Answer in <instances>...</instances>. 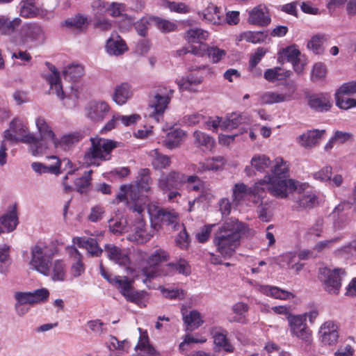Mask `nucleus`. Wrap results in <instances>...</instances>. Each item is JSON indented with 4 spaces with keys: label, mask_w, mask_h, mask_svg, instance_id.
<instances>
[{
    "label": "nucleus",
    "mask_w": 356,
    "mask_h": 356,
    "mask_svg": "<svg viewBox=\"0 0 356 356\" xmlns=\"http://www.w3.org/2000/svg\"><path fill=\"white\" fill-rule=\"evenodd\" d=\"M187 184V188L189 191H200L203 188V182L197 175H185L184 184Z\"/></svg>",
    "instance_id": "680f3d73"
},
{
    "label": "nucleus",
    "mask_w": 356,
    "mask_h": 356,
    "mask_svg": "<svg viewBox=\"0 0 356 356\" xmlns=\"http://www.w3.org/2000/svg\"><path fill=\"white\" fill-rule=\"evenodd\" d=\"M324 134L325 130L314 129L308 131L299 136L300 143L303 146L311 147L318 143Z\"/></svg>",
    "instance_id": "2f4dec72"
},
{
    "label": "nucleus",
    "mask_w": 356,
    "mask_h": 356,
    "mask_svg": "<svg viewBox=\"0 0 356 356\" xmlns=\"http://www.w3.org/2000/svg\"><path fill=\"white\" fill-rule=\"evenodd\" d=\"M168 268H173L174 275L177 273L184 276H188L191 273V265L188 261L182 258L176 262L168 263Z\"/></svg>",
    "instance_id": "a19ab883"
},
{
    "label": "nucleus",
    "mask_w": 356,
    "mask_h": 356,
    "mask_svg": "<svg viewBox=\"0 0 356 356\" xmlns=\"http://www.w3.org/2000/svg\"><path fill=\"white\" fill-rule=\"evenodd\" d=\"M146 295L147 292L145 291H133L131 289L124 298L128 302L141 306Z\"/></svg>",
    "instance_id": "e2e57ef3"
},
{
    "label": "nucleus",
    "mask_w": 356,
    "mask_h": 356,
    "mask_svg": "<svg viewBox=\"0 0 356 356\" xmlns=\"http://www.w3.org/2000/svg\"><path fill=\"white\" fill-rule=\"evenodd\" d=\"M150 170L148 168H142L138 172L134 189L138 192H147L150 189Z\"/></svg>",
    "instance_id": "c756f323"
},
{
    "label": "nucleus",
    "mask_w": 356,
    "mask_h": 356,
    "mask_svg": "<svg viewBox=\"0 0 356 356\" xmlns=\"http://www.w3.org/2000/svg\"><path fill=\"white\" fill-rule=\"evenodd\" d=\"M152 237V234L148 233L146 230L145 222L140 220L134 225L132 233L129 234V239L136 242L138 244H143Z\"/></svg>",
    "instance_id": "5701e85b"
},
{
    "label": "nucleus",
    "mask_w": 356,
    "mask_h": 356,
    "mask_svg": "<svg viewBox=\"0 0 356 356\" xmlns=\"http://www.w3.org/2000/svg\"><path fill=\"white\" fill-rule=\"evenodd\" d=\"M327 40L325 34L318 33L312 36L307 43V48L314 54H319L323 51V44Z\"/></svg>",
    "instance_id": "58836bf2"
},
{
    "label": "nucleus",
    "mask_w": 356,
    "mask_h": 356,
    "mask_svg": "<svg viewBox=\"0 0 356 356\" xmlns=\"http://www.w3.org/2000/svg\"><path fill=\"white\" fill-rule=\"evenodd\" d=\"M91 147L86 152L84 161L89 165H99L96 159L106 161L110 159L111 151L117 147V143L109 139L91 138Z\"/></svg>",
    "instance_id": "7ed1b4c3"
},
{
    "label": "nucleus",
    "mask_w": 356,
    "mask_h": 356,
    "mask_svg": "<svg viewBox=\"0 0 356 356\" xmlns=\"http://www.w3.org/2000/svg\"><path fill=\"white\" fill-rule=\"evenodd\" d=\"M31 259L30 265L33 269L47 276L49 275V264L52 259L54 252L44 243H38L31 249Z\"/></svg>",
    "instance_id": "39448f33"
},
{
    "label": "nucleus",
    "mask_w": 356,
    "mask_h": 356,
    "mask_svg": "<svg viewBox=\"0 0 356 356\" xmlns=\"http://www.w3.org/2000/svg\"><path fill=\"white\" fill-rule=\"evenodd\" d=\"M206 52L211 62L213 63H218L226 55V51L219 49L217 47H207Z\"/></svg>",
    "instance_id": "052dcab7"
},
{
    "label": "nucleus",
    "mask_w": 356,
    "mask_h": 356,
    "mask_svg": "<svg viewBox=\"0 0 356 356\" xmlns=\"http://www.w3.org/2000/svg\"><path fill=\"white\" fill-rule=\"evenodd\" d=\"M93 19L102 17L108 11V2L104 0H93L90 3Z\"/></svg>",
    "instance_id": "8fccbe9b"
},
{
    "label": "nucleus",
    "mask_w": 356,
    "mask_h": 356,
    "mask_svg": "<svg viewBox=\"0 0 356 356\" xmlns=\"http://www.w3.org/2000/svg\"><path fill=\"white\" fill-rule=\"evenodd\" d=\"M242 38L249 42L260 43L265 40L267 33L263 31H248L242 35Z\"/></svg>",
    "instance_id": "13d9d810"
},
{
    "label": "nucleus",
    "mask_w": 356,
    "mask_h": 356,
    "mask_svg": "<svg viewBox=\"0 0 356 356\" xmlns=\"http://www.w3.org/2000/svg\"><path fill=\"white\" fill-rule=\"evenodd\" d=\"M173 90L166 87L159 86L154 94L150 97L149 106L154 111H165L168 109Z\"/></svg>",
    "instance_id": "9b49d317"
},
{
    "label": "nucleus",
    "mask_w": 356,
    "mask_h": 356,
    "mask_svg": "<svg viewBox=\"0 0 356 356\" xmlns=\"http://www.w3.org/2000/svg\"><path fill=\"white\" fill-rule=\"evenodd\" d=\"M65 264L61 259H56L52 266L51 279L54 281H64L65 279Z\"/></svg>",
    "instance_id": "de8ad7c7"
},
{
    "label": "nucleus",
    "mask_w": 356,
    "mask_h": 356,
    "mask_svg": "<svg viewBox=\"0 0 356 356\" xmlns=\"http://www.w3.org/2000/svg\"><path fill=\"white\" fill-rule=\"evenodd\" d=\"M185 175L181 172L171 170L168 173H162L158 179V186L163 193L174 189H180L184 184Z\"/></svg>",
    "instance_id": "9d476101"
},
{
    "label": "nucleus",
    "mask_w": 356,
    "mask_h": 356,
    "mask_svg": "<svg viewBox=\"0 0 356 356\" xmlns=\"http://www.w3.org/2000/svg\"><path fill=\"white\" fill-rule=\"evenodd\" d=\"M152 165L154 169L161 170L166 169L170 165V157L168 155L163 154L158 149H155L152 151Z\"/></svg>",
    "instance_id": "473e14b6"
},
{
    "label": "nucleus",
    "mask_w": 356,
    "mask_h": 356,
    "mask_svg": "<svg viewBox=\"0 0 356 356\" xmlns=\"http://www.w3.org/2000/svg\"><path fill=\"white\" fill-rule=\"evenodd\" d=\"M289 172L285 168L279 169L276 165L272 170V174L266 175L264 179L256 182L252 186L248 187L249 195L262 198L265 191L279 198L288 196L287 189H296L298 183L289 179Z\"/></svg>",
    "instance_id": "f257e3e1"
},
{
    "label": "nucleus",
    "mask_w": 356,
    "mask_h": 356,
    "mask_svg": "<svg viewBox=\"0 0 356 356\" xmlns=\"http://www.w3.org/2000/svg\"><path fill=\"white\" fill-rule=\"evenodd\" d=\"M249 195L248 187L243 183L236 184L233 188V201L239 202Z\"/></svg>",
    "instance_id": "4d7b16f0"
},
{
    "label": "nucleus",
    "mask_w": 356,
    "mask_h": 356,
    "mask_svg": "<svg viewBox=\"0 0 356 356\" xmlns=\"http://www.w3.org/2000/svg\"><path fill=\"white\" fill-rule=\"evenodd\" d=\"M92 170L86 172L85 175L79 177L74 180L76 190L81 194L87 193L89 186H90Z\"/></svg>",
    "instance_id": "49530a36"
},
{
    "label": "nucleus",
    "mask_w": 356,
    "mask_h": 356,
    "mask_svg": "<svg viewBox=\"0 0 356 356\" xmlns=\"http://www.w3.org/2000/svg\"><path fill=\"white\" fill-rule=\"evenodd\" d=\"M89 22L88 17L81 13L76 14L74 16L64 21L63 25L70 29H74L79 31H83L87 29Z\"/></svg>",
    "instance_id": "cd10ccee"
},
{
    "label": "nucleus",
    "mask_w": 356,
    "mask_h": 356,
    "mask_svg": "<svg viewBox=\"0 0 356 356\" xmlns=\"http://www.w3.org/2000/svg\"><path fill=\"white\" fill-rule=\"evenodd\" d=\"M245 229V224L236 218L225 220L214 233L213 243L217 252L225 259L231 258L240 245Z\"/></svg>",
    "instance_id": "f03ea898"
},
{
    "label": "nucleus",
    "mask_w": 356,
    "mask_h": 356,
    "mask_svg": "<svg viewBox=\"0 0 356 356\" xmlns=\"http://www.w3.org/2000/svg\"><path fill=\"white\" fill-rule=\"evenodd\" d=\"M204 78L193 72L182 76L176 81L180 90H187L190 92L197 93L200 91L199 88L202 83Z\"/></svg>",
    "instance_id": "dca6fc26"
},
{
    "label": "nucleus",
    "mask_w": 356,
    "mask_h": 356,
    "mask_svg": "<svg viewBox=\"0 0 356 356\" xmlns=\"http://www.w3.org/2000/svg\"><path fill=\"white\" fill-rule=\"evenodd\" d=\"M296 181V180H294ZM298 183L296 189H287V191H297V195L295 197V204L293 207L297 211L311 209L317 204V196L312 192H305L307 184L305 183Z\"/></svg>",
    "instance_id": "1a4fd4ad"
},
{
    "label": "nucleus",
    "mask_w": 356,
    "mask_h": 356,
    "mask_svg": "<svg viewBox=\"0 0 356 356\" xmlns=\"http://www.w3.org/2000/svg\"><path fill=\"white\" fill-rule=\"evenodd\" d=\"M308 104L312 109L327 111L332 106V100L328 93L313 94L308 97Z\"/></svg>",
    "instance_id": "6ab92c4d"
},
{
    "label": "nucleus",
    "mask_w": 356,
    "mask_h": 356,
    "mask_svg": "<svg viewBox=\"0 0 356 356\" xmlns=\"http://www.w3.org/2000/svg\"><path fill=\"white\" fill-rule=\"evenodd\" d=\"M20 38L23 43L45 40V33L43 28L38 24L29 23L23 25L20 29Z\"/></svg>",
    "instance_id": "ddd939ff"
},
{
    "label": "nucleus",
    "mask_w": 356,
    "mask_h": 356,
    "mask_svg": "<svg viewBox=\"0 0 356 356\" xmlns=\"http://www.w3.org/2000/svg\"><path fill=\"white\" fill-rule=\"evenodd\" d=\"M227 332L225 330H223L222 332H216L213 336L214 343L217 346L222 348L225 351L232 353L234 352V348L229 343L227 337Z\"/></svg>",
    "instance_id": "ea45409f"
},
{
    "label": "nucleus",
    "mask_w": 356,
    "mask_h": 356,
    "mask_svg": "<svg viewBox=\"0 0 356 356\" xmlns=\"http://www.w3.org/2000/svg\"><path fill=\"white\" fill-rule=\"evenodd\" d=\"M30 292L33 305L45 302L49 297V291L46 288H40Z\"/></svg>",
    "instance_id": "bf43d9fd"
},
{
    "label": "nucleus",
    "mask_w": 356,
    "mask_h": 356,
    "mask_svg": "<svg viewBox=\"0 0 356 356\" xmlns=\"http://www.w3.org/2000/svg\"><path fill=\"white\" fill-rule=\"evenodd\" d=\"M287 99H289V97L287 95L273 92H267L261 97V102L264 104L279 103L286 101Z\"/></svg>",
    "instance_id": "5fc2aeb1"
},
{
    "label": "nucleus",
    "mask_w": 356,
    "mask_h": 356,
    "mask_svg": "<svg viewBox=\"0 0 356 356\" xmlns=\"http://www.w3.org/2000/svg\"><path fill=\"white\" fill-rule=\"evenodd\" d=\"M287 320L289 321L290 330L292 334L295 332H297L298 330L300 329L301 327L306 325V314H289V316H287Z\"/></svg>",
    "instance_id": "3c124183"
},
{
    "label": "nucleus",
    "mask_w": 356,
    "mask_h": 356,
    "mask_svg": "<svg viewBox=\"0 0 356 356\" xmlns=\"http://www.w3.org/2000/svg\"><path fill=\"white\" fill-rule=\"evenodd\" d=\"M152 21L155 24L156 28L164 33L175 31L177 29V25L175 22L159 17H154L152 18Z\"/></svg>",
    "instance_id": "c03bdc74"
},
{
    "label": "nucleus",
    "mask_w": 356,
    "mask_h": 356,
    "mask_svg": "<svg viewBox=\"0 0 356 356\" xmlns=\"http://www.w3.org/2000/svg\"><path fill=\"white\" fill-rule=\"evenodd\" d=\"M83 138V135L80 132H73L68 134L63 135L60 139L56 137L54 140L53 145L56 148H61L66 150L75 143H79Z\"/></svg>",
    "instance_id": "393cba45"
},
{
    "label": "nucleus",
    "mask_w": 356,
    "mask_h": 356,
    "mask_svg": "<svg viewBox=\"0 0 356 356\" xmlns=\"http://www.w3.org/2000/svg\"><path fill=\"white\" fill-rule=\"evenodd\" d=\"M128 196H130V198L134 202L138 199L134 188L131 186L128 187L126 185H122L120 186V192L116 195V199L118 202H127Z\"/></svg>",
    "instance_id": "6e6d98bb"
},
{
    "label": "nucleus",
    "mask_w": 356,
    "mask_h": 356,
    "mask_svg": "<svg viewBox=\"0 0 356 356\" xmlns=\"http://www.w3.org/2000/svg\"><path fill=\"white\" fill-rule=\"evenodd\" d=\"M338 256L344 258H349L356 255V241L349 243L348 245L341 247L336 251Z\"/></svg>",
    "instance_id": "0e129e2a"
},
{
    "label": "nucleus",
    "mask_w": 356,
    "mask_h": 356,
    "mask_svg": "<svg viewBox=\"0 0 356 356\" xmlns=\"http://www.w3.org/2000/svg\"><path fill=\"white\" fill-rule=\"evenodd\" d=\"M134 280L127 276H119L115 284L122 296L125 297L133 289Z\"/></svg>",
    "instance_id": "a18cd8bd"
},
{
    "label": "nucleus",
    "mask_w": 356,
    "mask_h": 356,
    "mask_svg": "<svg viewBox=\"0 0 356 356\" xmlns=\"http://www.w3.org/2000/svg\"><path fill=\"white\" fill-rule=\"evenodd\" d=\"M21 22V19L18 17L10 19L6 16H0V33L2 35L12 34Z\"/></svg>",
    "instance_id": "7c9ffc66"
},
{
    "label": "nucleus",
    "mask_w": 356,
    "mask_h": 356,
    "mask_svg": "<svg viewBox=\"0 0 356 356\" xmlns=\"http://www.w3.org/2000/svg\"><path fill=\"white\" fill-rule=\"evenodd\" d=\"M249 309V306L248 304L238 302L234 304L232 307V312L237 315L233 318V319L229 320L230 322H238V323H244L245 314L248 312Z\"/></svg>",
    "instance_id": "603ef678"
},
{
    "label": "nucleus",
    "mask_w": 356,
    "mask_h": 356,
    "mask_svg": "<svg viewBox=\"0 0 356 356\" xmlns=\"http://www.w3.org/2000/svg\"><path fill=\"white\" fill-rule=\"evenodd\" d=\"M346 274L343 268L330 269L328 267L319 268L318 279L323 284L325 290L330 294H338L341 287L342 275Z\"/></svg>",
    "instance_id": "0eeeda50"
},
{
    "label": "nucleus",
    "mask_w": 356,
    "mask_h": 356,
    "mask_svg": "<svg viewBox=\"0 0 356 356\" xmlns=\"http://www.w3.org/2000/svg\"><path fill=\"white\" fill-rule=\"evenodd\" d=\"M136 350H140L145 353L147 354L148 356H157L158 353L154 348L149 343L148 336L140 335L139 337L138 342L135 347Z\"/></svg>",
    "instance_id": "09e8293b"
},
{
    "label": "nucleus",
    "mask_w": 356,
    "mask_h": 356,
    "mask_svg": "<svg viewBox=\"0 0 356 356\" xmlns=\"http://www.w3.org/2000/svg\"><path fill=\"white\" fill-rule=\"evenodd\" d=\"M72 242L79 248H85L90 257H100L104 252V249L99 245L97 238H95L74 237Z\"/></svg>",
    "instance_id": "f3484780"
},
{
    "label": "nucleus",
    "mask_w": 356,
    "mask_h": 356,
    "mask_svg": "<svg viewBox=\"0 0 356 356\" xmlns=\"http://www.w3.org/2000/svg\"><path fill=\"white\" fill-rule=\"evenodd\" d=\"M245 118L240 113H231L225 120L216 117L215 120H209L207 122V127H212L213 131L220 127L222 130L233 129L242 124Z\"/></svg>",
    "instance_id": "f8f14e48"
},
{
    "label": "nucleus",
    "mask_w": 356,
    "mask_h": 356,
    "mask_svg": "<svg viewBox=\"0 0 356 356\" xmlns=\"http://www.w3.org/2000/svg\"><path fill=\"white\" fill-rule=\"evenodd\" d=\"M132 96L131 85L127 82L118 86L113 95V100L118 105L124 104Z\"/></svg>",
    "instance_id": "bb28decb"
},
{
    "label": "nucleus",
    "mask_w": 356,
    "mask_h": 356,
    "mask_svg": "<svg viewBox=\"0 0 356 356\" xmlns=\"http://www.w3.org/2000/svg\"><path fill=\"white\" fill-rule=\"evenodd\" d=\"M19 223L17 208H13L0 217V234L4 232L9 233L15 230Z\"/></svg>",
    "instance_id": "412c9836"
},
{
    "label": "nucleus",
    "mask_w": 356,
    "mask_h": 356,
    "mask_svg": "<svg viewBox=\"0 0 356 356\" xmlns=\"http://www.w3.org/2000/svg\"><path fill=\"white\" fill-rule=\"evenodd\" d=\"M207 7L202 12H199V16L205 22L212 24H220L223 22L220 8L213 3L208 2Z\"/></svg>",
    "instance_id": "aec40b11"
},
{
    "label": "nucleus",
    "mask_w": 356,
    "mask_h": 356,
    "mask_svg": "<svg viewBox=\"0 0 356 356\" xmlns=\"http://www.w3.org/2000/svg\"><path fill=\"white\" fill-rule=\"evenodd\" d=\"M104 251L109 260L121 266H126L130 264V258L127 252L114 244H105Z\"/></svg>",
    "instance_id": "4468645a"
},
{
    "label": "nucleus",
    "mask_w": 356,
    "mask_h": 356,
    "mask_svg": "<svg viewBox=\"0 0 356 356\" xmlns=\"http://www.w3.org/2000/svg\"><path fill=\"white\" fill-rule=\"evenodd\" d=\"M185 132L179 129H174L167 134L163 141L164 145L170 149L177 147L182 140Z\"/></svg>",
    "instance_id": "72a5a7b5"
},
{
    "label": "nucleus",
    "mask_w": 356,
    "mask_h": 356,
    "mask_svg": "<svg viewBox=\"0 0 356 356\" xmlns=\"http://www.w3.org/2000/svg\"><path fill=\"white\" fill-rule=\"evenodd\" d=\"M193 136L195 138V143L209 149H211L215 143V140L212 137L200 131H195L193 133Z\"/></svg>",
    "instance_id": "864d4df0"
},
{
    "label": "nucleus",
    "mask_w": 356,
    "mask_h": 356,
    "mask_svg": "<svg viewBox=\"0 0 356 356\" xmlns=\"http://www.w3.org/2000/svg\"><path fill=\"white\" fill-rule=\"evenodd\" d=\"M51 158L57 159L54 165H46L40 162H33L31 163L32 169L39 175L46 173L59 175L60 173V161L56 156H53Z\"/></svg>",
    "instance_id": "c85d7f7f"
},
{
    "label": "nucleus",
    "mask_w": 356,
    "mask_h": 356,
    "mask_svg": "<svg viewBox=\"0 0 356 356\" xmlns=\"http://www.w3.org/2000/svg\"><path fill=\"white\" fill-rule=\"evenodd\" d=\"M356 94V81H350L342 84L334 94L336 105L343 110L356 107V99L346 97Z\"/></svg>",
    "instance_id": "6e6552de"
},
{
    "label": "nucleus",
    "mask_w": 356,
    "mask_h": 356,
    "mask_svg": "<svg viewBox=\"0 0 356 356\" xmlns=\"http://www.w3.org/2000/svg\"><path fill=\"white\" fill-rule=\"evenodd\" d=\"M126 5L122 3L113 2L108 3V11L113 17H120L126 11Z\"/></svg>",
    "instance_id": "338daca9"
},
{
    "label": "nucleus",
    "mask_w": 356,
    "mask_h": 356,
    "mask_svg": "<svg viewBox=\"0 0 356 356\" xmlns=\"http://www.w3.org/2000/svg\"><path fill=\"white\" fill-rule=\"evenodd\" d=\"M169 257V254L165 250L157 249L148 257L147 264L150 268H154L160 263L168 261Z\"/></svg>",
    "instance_id": "37998d69"
},
{
    "label": "nucleus",
    "mask_w": 356,
    "mask_h": 356,
    "mask_svg": "<svg viewBox=\"0 0 356 356\" xmlns=\"http://www.w3.org/2000/svg\"><path fill=\"white\" fill-rule=\"evenodd\" d=\"M261 291L264 294L276 299L286 300L291 298H293V293L281 289L277 286L268 285L264 286L261 288Z\"/></svg>",
    "instance_id": "e433bc0d"
},
{
    "label": "nucleus",
    "mask_w": 356,
    "mask_h": 356,
    "mask_svg": "<svg viewBox=\"0 0 356 356\" xmlns=\"http://www.w3.org/2000/svg\"><path fill=\"white\" fill-rule=\"evenodd\" d=\"M327 70L325 65L321 63H316L312 70V79L314 81L321 80L325 77Z\"/></svg>",
    "instance_id": "774afa93"
},
{
    "label": "nucleus",
    "mask_w": 356,
    "mask_h": 356,
    "mask_svg": "<svg viewBox=\"0 0 356 356\" xmlns=\"http://www.w3.org/2000/svg\"><path fill=\"white\" fill-rule=\"evenodd\" d=\"M106 49L109 55L120 56L127 50V47L124 41L119 35L111 36L106 43Z\"/></svg>",
    "instance_id": "a878e982"
},
{
    "label": "nucleus",
    "mask_w": 356,
    "mask_h": 356,
    "mask_svg": "<svg viewBox=\"0 0 356 356\" xmlns=\"http://www.w3.org/2000/svg\"><path fill=\"white\" fill-rule=\"evenodd\" d=\"M46 65L51 71V74L47 77V80L50 85V90L53 94L60 99H64L65 94L61 85V81L60 77V73L54 65L49 62L46 63Z\"/></svg>",
    "instance_id": "a211bd4d"
},
{
    "label": "nucleus",
    "mask_w": 356,
    "mask_h": 356,
    "mask_svg": "<svg viewBox=\"0 0 356 356\" xmlns=\"http://www.w3.org/2000/svg\"><path fill=\"white\" fill-rule=\"evenodd\" d=\"M154 218L163 225L171 226L174 231L178 230L181 227L179 215L174 209H159L156 211Z\"/></svg>",
    "instance_id": "2eb2a0df"
},
{
    "label": "nucleus",
    "mask_w": 356,
    "mask_h": 356,
    "mask_svg": "<svg viewBox=\"0 0 356 356\" xmlns=\"http://www.w3.org/2000/svg\"><path fill=\"white\" fill-rule=\"evenodd\" d=\"M183 320L186 325V329L191 331L199 327L202 323L200 314L196 310H192L189 314L184 316Z\"/></svg>",
    "instance_id": "79ce46f5"
},
{
    "label": "nucleus",
    "mask_w": 356,
    "mask_h": 356,
    "mask_svg": "<svg viewBox=\"0 0 356 356\" xmlns=\"http://www.w3.org/2000/svg\"><path fill=\"white\" fill-rule=\"evenodd\" d=\"M88 111H109L111 107L108 104L103 100H92L86 107Z\"/></svg>",
    "instance_id": "69168bd1"
},
{
    "label": "nucleus",
    "mask_w": 356,
    "mask_h": 356,
    "mask_svg": "<svg viewBox=\"0 0 356 356\" xmlns=\"http://www.w3.org/2000/svg\"><path fill=\"white\" fill-rule=\"evenodd\" d=\"M70 255L73 259L70 269L71 273L74 277H80L86 270L83 262V256L74 245L70 248Z\"/></svg>",
    "instance_id": "b1692460"
},
{
    "label": "nucleus",
    "mask_w": 356,
    "mask_h": 356,
    "mask_svg": "<svg viewBox=\"0 0 356 356\" xmlns=\"http://www.w3.org/2000/svg\"><path fill=\"white\" fill-rule=\"evenodd\" d=\"M10 128L19 138V141L30 144L33 155L42 154L47 150L45 143L38 140L34 135L27 133L28 129L19 120L15 118L10 122Z\"/></svg>",
    "instance_id": "20e7f679"
},
{
    "label": "nucleus",
    "mask_w": 356,
    "mask_h": 356,
    "mask_svg": "<svg viewBox=\"0 0 356 356\" xmlns=\"http://www.w3.org/2000/svg\"><path fill=\"white\" fill-rule=\"evenodd\" d=\"M83 74L84 70L81 65H68L63 71L64 79L73 82L78 81Z\"/></svg>",
    "instance_id": "f704fd0d"
},
{
    "label": "nucleus",
    "mask_w": 356,
    "mask_h": 356,
    "mask_svg": "<svg viewBox=\"0 0 356 356\" xmlns=\"http://www.w3.org/2000/svg\"><path fill=\"white\" fill-rule=\"evenodd\" d=\"M248 22L252 24L266 26L270 22V18L262 9L254 8L249 13Z\"/></svg>",
    "instance_id": "c9c22d12"
},
{
    "label": "nucleus",
    "mask_w": 356,
    "mask_h": 356,
    "mask_svg": "<svg viewBox=\"0 0 356 356\" xmlns=\"http://www.w3.org/2000/svg\"><path fill=\"white\" fill-rule=\"evenodd\" d=\"M250 164L251 166L247 165L244 170V172L248 177L255 175L253 168L261 173L266 172V175L272 174V170L276 165H278L279 169L285 168L286 170L289 172L288 168L286 166L283 159L281 157L277 158L274 162L270 161V159L264 154H255L251 159Z\"/></svg>",
    "instance_id": "423d86ee"
},
{
    "label": "nucleus",
    "mask_w": 356,
    "mask_h": 356,
    "mask_svg": "<svg viewBox=\"0 0 356 356\" xmlns=\"http://www.w3.org/2000/svg\"><path fill=\"white\" fill-rule=\"evenodd\" d=\"M36 126L40 134V137H37V139L45 143L47 149L49 145L56 140V135L43 118H39L36 120Z\"/></svg>",
    "instance_id": "4be33fe9"
},
{
    "label": "nucleus",
    "mask_w": 356,
    "mask_h": 356,
    "mask_svg": "<svg viewBox=\"0 0 356 356\" xmlns=\"http://www.w3.org/2000/svg\"><path fill=\"white\" fill-rule=\"evenodd\" d=\"M208 37V31L199 28L191 29L186 33V40L192 43H202Z\"/></svg>",
    "instance_id": "4c0bfd02"
}]
</instances>
